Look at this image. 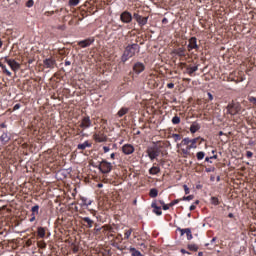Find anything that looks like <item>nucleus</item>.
I'll list each match as a JSON object with an SVG mask.
<instances>
[{
	"label": "nucleus",
	"instance_id": "nucleus-32",
	"mask_svg": "<svg viewBox=\"0 0 256 256\" xmlns=\"http://www.w3.org/2000/svg\"><path fill=\"white\" fill-rule=\"evenodd\" d=\"M188 249L190 251H198L199 250V247L196 245V244H189L188 245Z\"/></svg>",
	"mask_w": 256,
	"mask_h": 256
},
{
	"label": "nucleus",
	"instance_id": "nucleus-48",
	"mask_svg": "<svg viewBox=\"0 0 256 256\" xmlns=\"http://www.w3.org/2000/svg\"><path fill=\"white\" fill-rule=\"evenodd\" d=\"M183 188H184V191H185V195H189V187L186 184H184Z\"/></svg>",
	"mask_w": 256,
	"mask_h": 256
},
{
	"label": "nucleus",
	"instance_id": "nucleus-26",
	"mask_svg": "<svg viewBox=\"0 0 256 256\" xmlns=\"http://www.w3.org/2000/svg\"><path fill=\"white\" fill-rule=\"evenodd\" d=\"M82 206L89 207L91 205L92 201L88 200L86 197H81Z\"/></svg>",
	"mask_w": 256,
	"mask_h": 256
},
{
	"label": "nucleus",
	"instance_id": "nucleus-43",
	"mask_svg": "<svg viewBox=\"0 0 256 256\" xmlns=\"http://www.w3.org/2000/svg\"><path fill=\"white\" fill-rule=\"evenodd\" d=\"M248 101L250 103H253V105H256V97L251 96V97L248 98Z\"/></svg>",
	"mask_w": 256,
	"mask_h": 256
},
{
	"label": "nucleus",
	"instance_id": "nucleus-64",
	"mask_svg": "<svg viewBox=\"0 0 256 256\" xmlns=\"http://www.w3.org/2000/svg\"><path fill=\"white\" fill-rule=\"evenodd\" d=\"M97 187H98V189H101V187H103V184L102 183H98Z\"/></svg>",
	"mask_w": 256,
	"mask_h": 256
},
{
	"label": "nucleus",
	"instance_id": "nucleus-35",
	"mask_svg": "<svg viewBox=\"0 0 256 256\" xmlns=\"http://www.w3.org/2000/svg\"><path fill=\"white\" fill-rule=\"evenodd\" d=\"M37 245L40 249H45L47 247V243H45V241H39Z\"/></svg>",
	"mask_w": 256,
	"mask_h": 256
},
{
	"label": "nucleus",
	"instance_id": "nucleus-50",
	"mask_svg": "<svg viewBox=\"0 0 256 256\" xmlns=\"http://www.w3.org/2000/svg\"><path fill=\"white\" fill-rule=\"evenodd\" d=\"M32 245H33V240L28 239V240L26 241V247H31Z\"/></svg>",
	"mask_w": 256,
	"mask_h": 256
},
{
	"label": "nucleus",
	"instance_id": "nucleus-60",
	"mask_svg": "<svg viewBox=\"0 0 256 256\" xmlns=\"http://www.w3.org/2000/svg\"><path fill=\"white\" fill-rule=\"evenodd\" d=\"M35 221V214H31L30 223H33Z\"/></svg>",
	"mask_w": 256,
	"mask_h": 256
},
{
	"label": "nucleus",
	"instance_id": "nucleus-19",
	"mask_svg": "<svg viewBox=\"0 0 256 256\" xmlns=\"http://www.w3.org/2000/svg\"><path fill=\"white\" fill-rule=\"evenodd\" d=\"M91 143H89V141H85L82 144H78L77 149H79L80 151H85L87 149V147H91Z\"/></svg>",
	"mask_w": 256,
	"mask_h": 256
},
{
	"label": "nucleus",
	"instance_id": "nucleus-22",
	"mask_svg": "<svg viewBox=\"0 0 256 256\" xmlns=\"http://www.w3.org/2000/svg\"><path fill=\"white\" fill-rule=\"evenodd\" d=\"M82 221H84V223H87L86 227L88 229H91V227H93V223H95L93 220H91V218L89 217H84L82 218Z\"/></svg>",
	"mask_w": 256,
	"mask_h": 256
},
{
	"label": "nucleus",
	"instance_id": "nucleus-38",
	"mask_svg": "<svg viewBox=\"0 0 256 256\" xmlns=\"http://www.w3.org/2000/svg\"><path fill=\"white\" fill-rule=\"evenodd\" d=\"M211 203H212V205H219V198L212 197L211 198Z\"/></svg>",
	"mask_w": 256,
	"mask_h": 256
},
{
	"label": "nucleus",
	"instance_id": "nucleus-56",
	"mask_svg": "<svg viewBox=\"0 0 256 256\" xmlns=\"http://www.w3.org/2000/svg\"><path fill=\"white\" fill-rule=\"evenodd\" d=\"M104 153H109L110 148L108 146L103 147Z\"/></svg>",
	"mask_w": 256,
	"mask_h": 256
},
{
	"label": "nucleus",
	"instance_id": "nucleus-54",
	"mask_svg": "<svg viewBox=\"0 0 256 256\" xmlns=\"http://www.w3.org/2000/svg\"><path fill=\"white\" fill-rule=\"evenodd\" d=\"M168 89H173L175 84L173 82L167 84Z\"/></svg>",
	"mask_w": 256,
	"mask_h": 256
},
{
	"label": "nucleus",
	"instance_id": "nucleus-33",
	"mask_svg": "<svg viewBox=\"0 0 256 256\" xmlns=\"http://www.w3.org/2000/svg\"><path fill=\"white\" fill-rule=\"evenodd\" d=\"M196 157H197L198 161H201V159L205 158V152H203V151L198 152L196 154Z\"/></svg>",
	"mask_w": 256,
	"mask_h": 256
},
{
	"label": "nucleus",
	"instance_id": "nucleus-21",
	"mask_svg": "<svg viewBox=\"0 0 256 256\" xmlns=\"http://www.w3.org/2000/svg\"><path fill=\"white\" fill-rule=\"evenodd\" d=\"M159 173H161V168L157 166H153L152 168L149 169L150 175H159Z\"/></svg>",
	"mask_w": 256,
	"mask_h": 256
},
{
	"label": "nucleus",
	"instance_id": "nucleus-30",
	"mask_svg": "<svg viewBox=\"0 0 256 256\" xmlns=\"http://www.w3.org/2000/svg\"><path fill=\"white\" fill-rule=\"evenodd\" d=\"M32 215H39V205H35L31 208Z\"/></svg>",
	"mask_w": 256,
	"mask_h": 256
},
{
	"label": "nucleus",
	"instance_id": "nucleus-14",
	"mask_svg": "<svg viewBox=\"0 0 256 256\" xmlns=\"http://www.w3.org/2000/svg\"><path fill=\"white\" fill-rule=\"evenodd\" d=\"M174 55H177L178 57H186L187 50L185 47H179L173 50Z\"/></svg>",
	"mask_w": 256,
	"mask_h": 256
},
{
	"label": "nucleus",
	"instance_id": "nucleus-4",
	"mask_svg": "<svg viewBox=\"0 0 256 256\" xmlns=\"http://www.w3.org/2000/svg\"><path fill=\"white\" fill-rule=\"evenodd\" d=\"M98 169L103 174L111 173L113 169V164L107 162V160H102L98 165Z\"/></svg>",
	"mask_w": 256,
	"mask_h": 256
},
{
	"label": "nucleus",
	"instance_id": "nucleus-36",
	"mask_svg": "<svg viewBox=\"0 0 256 256\" xmlns=\"http://www.w3.org/2000/svg\"><path fill=\"white\" fill-rule=\"evenodd\" d=\"M192 199H195L194 195L184 196L182 198V201H192Z\"/></svg>",
	"mask_w": 256,
	"mask_h": 256
},
{
	"label": "nucleus",
	"instance_id": "nucleus-57",
	"mask_svg": "<svg viewBox=\"0 0 256 256\" xmlns=\"http://www.w3.org/2000/svg\"><path fill=\"white\" fill-rule=\"evenodd\" d=\"M208 99L209 101H213V94L211 92H208Z\"/></svg>",
	"mask_w": 256,
	"mask_h": 256
},
{
	"label": "nucleus",
	"instance_id": "nucleus-1",
	"mask_svg": "<svg viewBox=\"0 0 256 256\" xmlns=\"http://www.w3.org/2000/svg\"><path fill=\"white\" fill-rule=\"evenodd\" d=\"M140 51H141V46H139V44L137 43L128 44L125 47L124 52L121 56V62L127 63L129 59H131L132 57H135V54L139 53Z\"/></svg>",
	"mask_w": 256,
	"mask_h": 256
},
{
	"label": "nucleus",
	"instance_id": "nucleus-25",
	"mask_svg": "<svg viewBox=\"0 0 256 256\" xmlns=\"http://www.w3.org/2000/svg\"><path fill=\"white\" fill-rule=\"evenodd\" d=\"M157 195H159V190H157V188L150 189L149 196L152 199H155V197H157Z\"/></svg>",
	"mask_w": 256,
	"mask_h": 256
},
{
	"label": "nucleus",
	"instance_id": "nucleus-23",
	"mask_svg": "<svg viewBox=\"0 0 256 256\" xmlns=\"http://www.w3.org/2000/svg\"><path fill=\"white\" fill-rule=\"evenodd\" d=\"M10 68L12 69V71L17 72L21 69V64L14 60Z\"/></svg>",
	"mask_w": 256,
	"mask_h": 256
},
{
	"label": "nucleus",
	"instance_id": "nucleus-28",
	"mask_svg": "<svg viewBox=\"0 0 256 256\" xmlns=\"http://www.w3.org/2000/svg\"><path fill=\"white\" fill-rule=\"evenodd\" d=\"M130 253H131L132 256H143L141 254V252H139V250H137V249H135L133 247H130Z\"/></svg>",
	"mask_w": 256,
	"mask_h": 256
},
{
	"label": "nucleus",
	"instance_id": "nucleus-16",
	"mask_svg": "<svg viewBox=\"0 0 256 256\" xmlns=\"http://www.w3.org/2000/svg\"><path fill=\"white\" fill-rule=\"evenodd\" d=\"M47 234V228L39 226L37 228V236L39 239H45V235Z\"/></svg>",
	"mask_w": 256,
	"mask_h": 256
},
{
	"label": "nucleus",
	"instance_id": "nucleus-39",
	"mask_svg": "<svg viewBox=\"0 0 256 256\" xmlns=\"http://www.w3.org/2000/svg\"><path fill=\"white\" fill-rule=\"evenodd\" d=\"M172 137H173L175 143H177V141H181V135H179V134H172Z\"/></svg>",
	"mask_w": 256,
	"mask_h": 256
},
{
	"label": "nucleus",
	"instance_id": "nucleus-34",
	"mask_svg": "<svg viewBox=\"0 0 256 256\" xmlns=\"http://www.w3.org/2000/svg\"><path fill=\"white\" fill-rule=\"evenodd\" d=\"M80 0H69L70 7H77L79 5Z\"/></svg>",
	"mask_w": 256,
	"mask_h": 256
},
{
	"label": "nucleus",
	"instance_id": "nucleus-24",
	"mask_svg": "<svg viewBox=\"0 0 256 256\" xmlns=\"http://www.w3.org/2000/svg\"><path fill=\"white\" fill-rule=\"evenodd\" d=\"M197 141H199V138H194L191 140V144L187 146V149H197Z\"/></svg>",
	"mask_w": 256,
	"mask_h": 256
},
{
	"label": "nucleus",
	"instance_id": "nucleus-49",
	"mask_svg": "<svg viewBox=\"0 0 256 256\" xmlns=\"http://www.w3.org/2000/svg\"><path fill=\"white\" fill-rule=\"evenodd\" d=\"M46 17H51V15H55V11H47L45 12Z\"/></svg>",
	"mask_w": 256,
	"mask_h": 256
},
{
	"label": "nucleus",
	"instance_id": "nucleus-55",
	"mask_svg": "<svg viewBox=\"0 0 256 256\" xmlns=\"http://www.w3.org/2000/svg\"><path fill=\"white\" fill-rule=\"evenodd\" d=\"M17 109H21V104H16V105L13 107V111H17Z\"/></svg>",
	"mask_w": 256,
	"mask_h": 256
},
{
	"label": "nucleus",
	"instance_id": "nucleus-7",
	"mask_svg": "<svg viewBox=\"0 0 256 256\" xmlns=\"http://www.w3.org/2000/svg\"><path fill=\"white\" fill-rule=\"evenodd\" d=\"M120 20L122 23H131V21H133V15H131L129 11H124L120 15Z\"/></svg>",
	"mask_w": 256,
	"mask_h": 256
},
{
	"label": "nucleus",
	"instance_id": "nucleus-53",
	"mask_svg": "<svg viewBox=\"0 0 256 256\" xmlns=\"http://www.w3.org/2000/svg\"><path fill=\"white\" fill-rule=\"evenodd\" d=\"M169 207H171V206H169V204H164V205L162 206V208H163L164 211H169Z\"/></svg>",
	"mask_w": 256,
	"mask_h": 256
},
{
	"label": "nucleus",
	"instance_id": "nucleus-15",
	"mask_svg": "<svg viewBox=\"0 0 256 256\" xmlns=\"http://www.w3.org/2000/svg\"><path fill=\"white\" fill-rule=\"evenodd\" d=\"M11 141V136L7 135V133H3L0 136V147H3V145H7Z\"/></svg>",
	"mask_w": 256,
	"mask_h": 256
},
{
	"label": "nucleus",
	"instance_id": "nucleus-41",
	"mask_svg": "<svg viewBox=\"0 0 256 256\" xmlns=\"http://www.w3.org/2000/svg\"><path fill=\"white\" fill-rule=\"evenodd\" d=\"M177 231H179L181 237H183V235H184L185 233H187V228H185V229L177 228Z\"/></svg>",
	"mask_w": 256,
	"mask_h": 256
},
{
	"label": "nucleus",
	"instance_id": "nucleus-31",
	"mask_svg": "<svg viewBox=\"0 0 256 256\" xmlns=\"http://www.w3.org/2000/svg\"><path fill=\"white\" fill-rule=\"evenodd\" d=\"M186 236L188 241H191L193 239V234L191 233V228H186Z\"/></svg>",
	"mask_w": 256,
	"mask_h": 256
},
{
	"label": "nucleus",
	"instance_id": "nucleus-11",
	"mask_svg": "<svg viewBox=\"0 0 256 256\" xmlns=\"http://www.w3.org/2000/svg\"><path fill=\"white\" fill-rule=\"evenodd\" d=\"M93 43H95L94 38H87L85 40L78 42V45L79 47H82L83 49H85V47H89L90 45H93Z\"/></svg>",
	"mask_w": 256,
	"mask_h": 256
},
{
	"label": "nucleus",
	"instance_id": "nucleus-63",
	"mask_svg": "<svg viewBox=\"0 0 256 256\" xmlns=\"http://www.w3.org/2000/svg\"><path fill=\"white\" fill-rule=\"evenodd\" d=\"M180 251H181V253H183L184 255H185V253H187V254L189 255V252H187V250H185V249H181Z\"/></svg>",
	"mask_w": 256,
	"mask_h": 256
},
{
	"label": "nucleus",
	"instance_id": "nucleus-52",
	"mask_svg": "<svg viewBox=\"0 0 256 256\" xmlns=\"http://www.w3.org/2000/svg\"><path fill=\"white\" fill-rule=\"evenodd\" d=\"M189 151H191V149H182L183 155H189Z\"/></svg>",
	"mask_w": 256,
	"mask_h": 256
},
{
	"label": "nucleus",
	"instance_id": "nucleus-8",
	"mask_svg": "<svg viewBox=\"0 0 256 256\" xmlns=\"http://www.w3.org/2000/svg\"><path fill=\"white\" fill-rule=\"evenodd\" d=\"M43 65L46 69H55V65H57V61L53 58H46L43 60Z\"/></svg>",
	"mask_w": 256,
	"mask_h": 256
},
{
	"label": "nucleus",
	"instance_id": "nucleus-29",
	"mask_svg": "<svg viewBox=\"0 0 256 256\" xmlns=\"http://www.w3.org/2000/svg\"><path fill=\"white\" fill-rule=\"evenodd\" d=\"M173 125H179L181 123V118L179 116H174L172 118Z\"/></svg>",
	"mask_w": 256,
	"mask_h": 256
},
{
	"label": "nucleus",
	"instance_id": "nucleus-17",
	"mask_svg": "<svg viewBox=\"0 0 256 256\" xmlns=\"http://www.w3.org/2000/svg\"><path fill=\"white\" fill-rule=\"evenodd\" d=\"M198 70H199V64L186 67V73L190 76L193 75V73H195V71H198Z\"/></svg>",
	"mask_w": 256,
	"mask_h": 256
},
{
	"label": "nucleus",
	"instance_id": "nucleus-6",
	"mask_svg": "<svg viewBox=\"0 0 256 256\" xmlns=\"http://www.w3.org/2000/svg\"><path fill=\"white\" fill-rule=\"evenodd\" d=\"M188 46L187 49L188 51H193V49H195L196 51H199V45L197 44V37H191L188 40Z\"/></svg>",
	"mask_w": 256,
	"mask_h": 256
},
{
	"label": "nucleus",
	"instance_id": "nucleus-62",
	"mask_svg": "<svg viewBox=\"0 0 256 256\" xmlns=\"http://www.w3.org/2000/svg\"><path fill=\"white\" fill-rule=\"evenodd\" d=\"M195 209H196V206H195V205H191V206H190V211H195Z\"/></svg>",
	"mask_w": 256,
	"mask_h": 256
},
{
	"label": "nucleus",
	"instance_id": "nucleus-59",
	"mask_svg": "<svg viewBox=\"0 0 256 256\" xmlns=\"http://www.w3.org/2000/svg\"><path fill=\"white\" fill-rule=\"evenodd\" d=\"M73 253H78L79 252V247L75 246L73 249H72Z\"/></svg>",
	"mask_w": 256,
	"mask_h": 256
},
{
	"label": "nucleus",
	"instance_id": "nucleus-20",
	"mask_svg": "<svg viewBox=\"0 0 256 256\" xmlns=\"http://www.w3.org/2000/svg\"><path fill=\"white\" fill-rule=\"evenodd\" d=\"M199 129H201V125H199V123L194 122L191 126H190V132L191 133H197V131H199Z\"/></svg>",
	"mask_w": 256,
	"mask_h": 256
},
{
	"label": "nucleus",
	"instance_id": "nucleus-44",
	"mask_svg": "<svg viewBox=\"0 0 256 256\" xmlns=\"http://www.w3.org/2000/svg\"><path fill=\"white\" fill-rule=\"evenodd\" d=\"M13 61H15V59L5 58V62L9 65V67H11V65L13 64Z\"/></svg>",
	"mask_w": 256,
	"mask_h": 256
},
{
	"label": "nucleus",
	"instance_id": "nucleus-51",
	"mask_svg": "<svg viewBox=\"0 0 256 256\" xmlns=\"http://www.w3.org/2000/svg\"><path fill=\"white\" fill-rule=\"evenodd\" d=\"M246 157H248V159H251V157H253V152L247 151L246 152Z\"/></svg>",
	"mask_w": 256,
	"mask_h": 256
},
{
	"label": "nucleus",
	"instance_id": "nucleus-46",
	"mask_svg": "<svg viewBox=\"0 0 256 256\" xmlns=\"http://www.w3.org/2000/svg\"><path fill=\"white\" fill-rule=\"evenodd\" d=\"M57 29H58L59 31H65V29H67V26H66L65 24L59 25V26L57 27Z\"/></svg>",
	"mask_w": 256,
	"mask_h": 256
},
{
	"label": "nucleus",
	"instance_id": "nucleus-18",
	"mask_svg": "<svg viewBox=\"0 0 256 256\" xmlns=\"http://www.w3.org/2000/svg\"><path fill=\"white\" fill-rule=\"evenodd\" d=\"M151 207L153 210V213H155V215H163V212L161 211V206H157V203L153 202L151 204Z\"/></svg>",
	"mask_w": 256,
	"mask_h": 256
},
{
	"label": "nucleus",
	"instance_id": "nucleus-42",
	"mask_svg": "<svg viewBox=\"0 0 256 256\" xmlns=\"http://www.w3.org/2000/svg\"><path fill=\"white\" fill-rule=\"evenodd\" d=\"M2 69H3V73H5L6 75H8V77H11V71H9V70L7 69V67L4 66V68H2Z\"/></svg>",
	"mask_w": 256,
	"mask_h": 256
},
{
	"label": "nucleus",
	"instance_id": "nucleus-61",
	"mask_svg": "<svg viewBox=\"0 0 256 256\" xmlns=\"http://www.w3.org/2000/svg\"><path fill=\"white\" fill-rule=\"evenodd\" d=\"M69 65H71V61L65 60V66L67 67V66H69Z\"/></svg>",
	"mask_w": 256,
	"mask_h": 256
},
{
	"label": "nucleus",
	"instance_id": "nucleus-58",
	"mask_svg": "<svg viewBox=\"0 0 256 256\" xmlns=\"http://www.w3.org/2000/svg\"><path fill=\"white\" fill-rule=\"evenodd\" d=\"M113 247H116V249H118L119 251H121V247H119V244L117 243H114L112 244Z\"/></svg>",
	"mask_w": 256,
	"mask_h": 256
},
{
	"label": "nucleus",
	"instance_id": "nucleus-9",
	"mask_svg": "<svg viewBox=\"0 0 256 256\" xmlns=\"http://www.w3.org/2000/svg\"><path fill=\"white\" fill-rule=\"evenodd\" d=\"M93 139L96 141V143H105L107 141V135L101 132L96 133L93 135Z\"/></svg>",
	"mask_w": 256,
	"mask_h": 256
},
{
	"label": "nucleus",
	"instance_id": "nucleus-40",
	"mask_svg": "<svg viewBox=\"0 0 256 256\" xmlns=\"http://www.w3.org/2000/svg\"><path fill=\"white\" fill-rule=\"evenodd\" d=\"M189 143H191V139H189V138H184L182 140V145H189Z\"/></svg>",
	"mask_w": 256,
	"mask_h": 256
},
{
	"label": "nucleus",
	"instance_id": "nucleus-2",
	"mask_svg": "<svg viewBox=\"0 0 256 256\" xmlns=\"http://www.w3.org/2000/svg\"><path fill=\"white\" fill-rule=\"evenodd\" d=\"M154 146L148 147L146 153L150 161H155L161 155V148L157 145L156 142H153Z\"/></svg>",
	"mask_w": 256,
	"mask_h": 256
},
{
	"label": "nucleus",
	"instance_id": "nucleus-47",
	"mask_svg": "<svg viewBox=\"0 0 256 256\" xmlns=\"http://www.w3.org/2000/svg\"><path fill=\"white\" fill-rule=\"evenodd\" d=\"M33 5H34L33 0H28V1L26 2V7H33Z\"/></svg>",
	"mask_w": 256,
	"mask_h": 256
},
{
	"label": "nucleus",
	"instance_id": "nucleus-13",
	"mask_svg": "<svg viewBox=\"0 0 256 256\" xmlns=\"http://www.w3.org/2000/svg\"><path fill=\"white\" fill-rule=\"evenodd\" d=\"M91 126V118L89 116H86L82 119V122L80 123L81 129H89Z\"/></svg>",
	"mask_w": 256,
	"mask_h": 256
},
{
	"label": "nucleus",
	"instance_id": "nucleus-12",
	"mask_svg": "<svg viewBox=\"0 0 256 256\" xmlns=\"http://www.w3.org/2000/svg\"><path fill=\"white\" fill-rule=\"evenodd\" d=\"M134 151H135V148L131 144H125L122 147V152L124 153V155H131L132 153H134Z\"/></svg>",
	"mask_w": 256,
	"mask_h": 256
},
{
	"label": "nucleus",
	"instance_id": "nucleus-37",
	"mask_svg": "<svg viewBox=\"0 0 256 256\" xmlns=\"http://www.w3.org/2000/svg\"><path fill=\"white\" fill-rule=\"evenodd\" d=\"M133 233V229H129L125 232V239H129L131 237V234Z\"/></svg>",
	"mask_w": 256,
	"mask_h": 256
},
{
	"label": "nucleus",
	"instance_id": "nucleus-27",
	"mask_svg": "<svg viewBox=\"0 0 256 256\" xmlns=\"http://www.w3.org/2000/svg\"><path fill=\"white\" fill-rule=\"evenodd\" d=\"M129 113V108H121L118 111V117H123V115H127Z\"/></svg>",
	"mask_w": 256,
	"mask_h": 256
},
{
	"label": "nucleus",
	"instance_id": "nucleus-45",
	"mask_svg": "<svg viewBox=\"0 0 256 256\" xmlns=\"http://www.w3.org/2000/svg\"><path fill=\"white\" fill-rule=\"evenodd\" d=\"M179 203V199H175L172 202L169 203V207H173L174 205H177Z\"/></svg>",
	"mask_w": 256,
	"mask_h": 256
},
{
	"label": "nucleus",
	"instance_id": "nucleus-5",
	"mask_svg": "<svg viewBox=\"0 0 256 256\" xmlns=\"http://www.w3.org/2000/svg\"><path fill=\"white\" fill-rule=\"evenodd\" d=\"M133 18L135 19V21L138 23V25L140 27H144V25L147 23V21H149V17H143L141 15H139V13H134L133 14Z\"/></svg>",
	"mask_w": 256,
	"mask_h": 256
},
{
	"label": "nucleus",
	"instance_id": "nucleus-3",
	"mask_svg": "<svg viewBox=\"0 0 256 256\" xmlns=\"http://www.w3.org/2000/svg\"><path fill=\"white\" fill-rule=\"evenodd\" d=\"M228 115H238L241 113V104L239 102L232 101L226 107Z\"/></svg>",
	"mask_w": 256,
	"mask_h": 256
},
{
	"label": "nucleus",
	"instance_id": "nucleus-10",
	"mask_svg": "<svg viewBox=\"0 0 256 256\" xmlns=\"http://www.w3.org/2000/svg\"><path fill=\"white\" fill-rule=\"evenodd\" d=\"M133 71L136 73V75H139L140 73H143L145 71V64L141 62H137L133 66Z\"/></svg>",
	"mask_w": 256,
	"mask_h": 256
}]
</instances>
